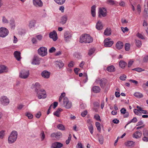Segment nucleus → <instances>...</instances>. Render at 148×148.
<instances>
[{
    "label": "nucleus",
    "mask_w": 148,
    "mask_h": 148,
    "mask_svg": "<svg viewBox=\"0 0 148 148\" xmlns=\"http://www.w3.org/2000/svg\"><path fill=\"white\" fill-rule=\"evenodd\" d=\"M99 17H101V16L103 17L106 16L107 14L106 9L103 8H100L99 10Z\"/></svg>",
    "instance_id": "14"
},
{
    "label": "nucleus",
    "mask_w": 148,
    "mask_h": 148,
    "mask_svg": "<svg viewBox=\"0 0 148 148\" xmlns=\"http://www.w3.org/2000/svg\"><path fill=\"white\" fill-rule=\"evenodd\" d=\"M41 114L40 112H38L37 114H36L35 116L38 119H39L40 118Z\"/></svg>",
    "instance_id": "60"
},
{
    "label": "nucleus",
    "mask_w": 148,
    "mask_h": 148,
    "mask_svg": "<svg viewBox=\"0 0 148 148\" xmlns=\"http://www.w3.org/2000/svg\"><path fill=\"white\" fill-rule=\"evenodd\" d=\"M94 118L97 120H99L101 121V119H100V117L99 116L98 114L95 115L94 116Z\"/></svg>",
    "instance_id": "58"
},
{
    "label": "nucleus",
    "mask_w": 148,
    "mask_h": 148,
    "mask_svg": "<svg viewBox=\"0 0 148 148\" xmlns=\"http://www.w3.org/2000/svg\"><path fill=\"white\" fill-rule=\"evenodd\" d=\"M49 36L50 38L52 39L54 41H56L58 38L57 33L55 30L50 33Z\"/></svg>",
    "instance_id": "12"
},
{
    "label": "nucleus",
    "mask_w": 148,
    "mask_h": 148,
    "mask_svg": "<svg viewBox=\"0 0 148 148\" xmlns=\"http://www.w3.org/2000/svg\"><path fill=\"white\" fill-rule=\"evenodd\" d=\"M104 46L106 47H111L114 43L113 41L110 40L109 38L106 39L104 41Z\"/></svg>",
    "instance_id": "13"
},
{
    "label": "nucleus",
    "mask_w": 148,
    "mask_h": 148,
    "mask_svg": "<svg viewBox=\"0 0 148 148\" xmlns=\"http://www.w3.org/2000/svg\"><path fill=\"white\" fill-rule=\"evenodd\" d=\"M41 140L43 141L45 138V135L44 134V132H42L41 134Z\"/></svg>",
    "instance_id": "52"
},
{
    "label": "nucleus",
    "mask_w": 148,
    "mask_h": 148,
    "mask_svg": "<svg viewBox=\"0 0 148 148\" xmlns=\"http://www.w3.org/2000/svg\"><path fill=\"white\" fill-rule=\"evenodd\" d=\"M134 95L138 98H141L143 97V95L140 93L138 92H135L134 94Z\"/></svg>",
    "instance_id": "32"
},
{
    "label": "nucleus",
    "mask_w": 148,
    "mask_h": 148,
    "mask_svg": "<svg viewBox=\"0 0 148 148\" xmlns=\"http://www.w3.org/2000/svg\"><path fill=\"white\" fill-rule=\"evenodd\" d=\"M9 34V31L6 28L3 27L0 28V36L4 38Z\"/></svg>",
    "instance_id": "6"
},
{
    "label": "nucleus",
    "mask_w": 148,
    "mask_h": 148,
    "mask_svg": "<svg viewBox=\"0 0 148 148\" xmlns=\"http://www.w3.org/2000/svg\"><path fill=\"white\" fill-rule=\"evenodd\" d=\"M33 5L38 8H40L43 6V3L41 0H32Z\"/></svg>",
    "instance_id": "9"
},
{
    "label": "nucleus",
    "mask_w": 148,
    "mask_h": 148,
    "mask_svg": "<svg viewBox=\"0 0 148 148\" xmlns=\"http://www.w3.org/2000/svg\"><path fill=\"white\" fill-rule=\"evenodd\" d=\"M34 87L35 89V91L37 94L38 98H44L45 97L44 96L42 97L41 95L40 94V92L42 91L43 92V94L44 95H45V90L44 89H42L39 90V89L40 88V85L39 83L36 82L34 85Z\"/></svg>",
    "instance_id": "2"
},
{
    "label": "nucleus",
    "mask_w": 148,
    "mask_h": 148,
    "mask_svg": "<svg viewBox=\"0 0 148 148\" xmlns=\"http://www.w3.org/2000/svg\"><path fill=\"white\" fill-rule=\"evenodd\" d=\"M32 63L33 64L36 65L39 64L40 63V62L38 58L34 57Z\"/></svg>",
    "instance_id": "29"
},
{
    "label": "nucleus",
    "mask_w": 148,
    "mask_h": 148,
    "mask_svg": "<svg viewBox=\"0 0 148 148\" xmlns=\"http://www.w3.org/2000/svg\"><path fill=\"white\" fill-rule=\"evenodd\" d=\"M50 74V72L45 70L42 72L41 75L43 77L47 79L49 77Z\"/></svg>",
    "instance_id": "19"
},
{
    "label": "nucleus",
    "mask_w": 148,
    "mask_h": 148,
    "mask_svg": "<svg viewBox=\"0 0 148 148\" xmlns=\"http://www.w3.org/2000/svg\"><path fill=\"white\" fill-rule=\"evenodd\" d=\"M5 131L2 130L0 132V138L2 139L3 138L5 135Z\"/></svg>",
    "instance_id": "45"
},
{
    "label": "nucleus",
    "mask_w": 148,
    "mask_h": 148,
    "mask_svg": "<svg viewBox=\"0 0 148 148\" xmlns=\"http://www.w3.org/2000/svg\"><path fill=\"white\" fill-rule=\"evenodd\" d=\"M107 70L110 72H113L115 71V68L113 65H111L107 67Z\"/></svg>",
    "instance_id": "26"
},
{
    "label": "nucleus",
    "mask_w": 148,
    "mask_h": 148,
    "mask_svg": "<svg viewBox=\"0 0 148 148\" xmlns=\"http://www.w3.org/2000/svg\"><path fill=\"white\" fill-rule=\"evenodd\" d=\"M74 56H75V57L77 58H80V55L79 53H77V52H75L74 53Z\"/></svg>",
    "instance_id": "59"
},
{
    "label": "nucleus",
    "mask_w": 148,
    "mask_h": 148,
    "mask_svg": "<svg viewBox=\"0 0 148 148\" xmlns=\"http://www.w3.org/2000/svg\"><path fill=\"white\" fill-rule=\"evenodd\" d=\"M38 54L42 56H44L47 54V49L45 47H40L38 50Z\"/></svg>",
    "instance_id": "7"
},
{
    "label": "nucleus",
    "mask_w": 148,
    "mask_h": 148,
    "mask_svg": "<svg viewBox=\"0 0 148 148\" xmlns=\"http://www.w3.org/2000/svg\"><path fill=\"white\" fill-rule=\"evenodd\" d=\"M59 9L63 13L64 12V8L63 5H62L60 7Z\"/></svg>",
    "instance_id": "62"
},
{
    "label": "nucleus",
    "mask_w": 148,
    "mask_h": 148,
    "mask_svg": "<svg viewBox=\"0 0 148 148\" xmlns=\"http://www.w3.org/2000/svg\"><path fill=\"white\" fill-rule=\"evenodd\" d=\"M36 21L35 20H31L29 22V27L30 28H32L34 27L35 25Z\"/></svg>",
    "instance_id": "25"
},
{
    "label": "nucleus",
    "mask_w": 148,
    "mask_h": 148,
    "mask_svg": "<svg viewBox=\"0 0 148 148\" xmlns=\"http://www.w3.org/2000/svg\"><path fill=\"white\" fill-rule=\"evenodd\" d=\"M92 90L95 93H99L100 91V88L98 86H94Z\"/></svg>",
    "instance_id": "27"
},
{
    "label": "nucleus",
    "mask_w": 148,
    "mask_h": 148,
    "mask_svg": "<svg viewBox=\"0 0 148 148\" xmlns=\"http://www.w3.org/2000/svg\"><path fill=\"white\" fill-rule=\"evenodd\" d=\"M126 78V76L125 75H123L119 77L120 79L123 81L125 80Z\"/></svg>",
    "instance_id": "51"
},
{
    "label": "nucleus",
    "mask_w": 148,
    "mask_h": 148,
    "mask_svg": "<svg viewBox=\"0 0 148 148\" xmlns=\"http://www.w3.org/2000/svg\"><path fill=\"white\" fill-rule=\"evenodd\" d=\"M121 29L122 30V31L123 33H125L126 32H127L128 31V29L127 27H125V28L121 27Z\"/></svg>",
    "instance_id": "50"
},
{
    "label": "nucleus",
    "mask_w": 148,
    "mask_h": 148,
    "mask_svg": "<svg viewBox=\"0 0 148 148\" xmlns=\"http://www.w3.org/2000/svg\"><path fill=\"white\" fill-rule=\"evenodd\" d=\"M140 111L138 109L137 110L136 109H134V113L137 115H140L141 114V112H139Z\"/></svg>",
    "instance_id": "49"
},
{
    "label": "nucleus",
    "mask_w": 148,
    "mask_h": 148,
    "mask_svg": "<svg viewBox=\"0 0 148 148\" xmlns=\"http://www.w3.org/2000/svg\"><path fill=\"white\" fill-rule=\"evenodd\" d=\"M25 115L27 116L29 119H32L33 118V115L29 112H27L25 113Z\"/></svg>",
    "instance_id": "43"
},
{
    "label": "nucleus",
    "mask_w": 148,
    "mask_h": 148,
    "mask_svg": "<svg viewBox=\"0 0 148 148\" xmlns=\"http://www.w3.org/2000/svg\"><path fill=\"white\" fill-rule=\"evenodd\" d=\"M127 63L123 60H121L119 63L120 66L122 68H124L127 65Z\"/></svg>",
    "instance_id": "28"
},
{
    "label": "nucleus",
    "mask_w": 148,
    "mask_h": 148,
    "mask_svg": "<svg viewBox=\"0 0 148 148\" xmlns=\"http://www.w3.org/2000/svg\"><path fill=\"white\" fill-rule=\"evenodd\" d=\"M137 108L142 113L144 114H148V112L147 111L143 110L141 107H139L138 106H137Z\"/></svg>",
    "instance_id": "33"
},
{
    "label": "nucleus",
    "mask_w": 148,
    "mask_h": 148,
    "mask_svg": "<svg viewBox=\"0 0 148 148\" xmlns=\"http://www.w3.org/2000/svg\"><path fill=\"white\" fill-rule=\"evenodd\" d=\"M2 20L3 24H8L9 23L8 20L4 16H2Z\"/></svg>",
    "instance_id": "36"
},
{
    "label": "nucleus",
    "mask_w": 148,
    "mask_h": 148,
    "mask_svg": "<svg viewBox=\"0 0 148 148\" xmlns=\"http://www.w3.org/2000/svg\"><path fill=\"white\" fill-rule=\"evenodd\" d=\"M130 44L129 43H126L125 45V50L129 51L130 48Z\"/></svg>",
    "instance_id": "41"
},
{
    "label": "nucleus",
    "mask_w": 148,
    "mask_h": 148,
    "mask_svg": "<svg viewBox=\"0 0 148 148\" xmlns=\"http://www.w3.org/2000/svg\"><path fill=\"white\" fill-rule=\"evenodd\" d=\"M103 26L101 22L99 21L97 23L96 28L98 30H101L103 29Z\"/></svg>",
    "instance_id": "21"
},
{
    "label": "nucleus",
    "mask_w": 148,
    "mask_h": 148,
    "mask_svg": "<svg viewBox=\"0 0 148 148\" xmlns=\"http://www.w3.org/2000/svg\"><path fill=\"white\" fill-rule=\"evenodd\" d=\"M55 2L57 4L59 5L63 4L65 2L66 0H54Z\"/></svg>",
    "instance_id": "31"
},
{
    "label": "nucleus",
    "mask_w": 148,
    "mask_h": 148,
    "mask_svg": "<svg viewBox=\"0 0 148 148\" xmlns=\"http://www.w3.org/2000/svg\"><path fill=\"white\" fill-rule=\"evenodd\" d=\"M8 71L7 67L4 65H0V73L5 72Z\"/></svg>",
    "instance_id": "20"
},
{
    "label": "nucleus",
    "mask_w": 148,
    "mask_h": 148,
    "mask_svg": "<svg viewBox=\"0 0 148 148\" xmlns=\"http://www.w3.org/2000/svg\"><path fill=\"white\" fill-rule=\"evenodd\" d=\"M142 135V133L140 131H137L135 132L133 134V137L136 138H140Z\"/></svg>",
    "instance_id": "18"
},
{
    "label": "nucleus",
    "mask_w": 148,
    "mask_h": 148,
    "mask_svg": "<svg viewBox=\"0 0 148 148\" xmlns=\"http://www.w3.org/2000/svg\"><path fill=\"white\" fill-rule=\"evenodd\" d=\"M137 36L138 37L142 39H144L143 36L142 34L139 33H138L137 34Z\"/></svg>",
    "instance_id": "54"
},
{
    "label": "nucleus",
    "mask_w": 148,
    "mask_h": 148,
    "mask_svg": "<svg viewBox=\"0 0 148 148\" xmlns=\"http://www.w3.org/2000/svg\"><path fill=\"white\" fill-rule=\"evenodd\" d=\"M64 107L66 109L70 108L72 106V103L71 102L69 101L64 104Z\"/></svg>",
    "instance_id": "30"
},
{
    "label": "nucleus",
    "mask_w": 148,
    "mask_h": 148,
    "mask_svg": "<svg viewBox=\"0 0 148 148\" xmlns=\"http://www.w3.org/2000/svg\"><path fill=\"white\" fill-rule=\"evenodd\" d=\"M137 121V120L136 118L134 117L129 122V123H130L132 122L136 123Z\"/></svg>",
    "instance_id": "55"
},
{
    "label": "nucleus",
    "mask_w": 148,
    "mask_h": 148,
    "mask_svg": "<svg viewBox=\"0 0 148 148\" xmlns=\"http://www.w3.org/2000/svg\"><path fill=\"white\" fill-rule=\"evenodd\" d=\"M57 128L59 130H65V127L62 124H58L57 125Z\"/></svg>",
    "instance_id": "39"
},
{
    "label": "nucleus",
    "mask_w": 148,
    "mask_h": 148,
    "mask_svg": "<svg viewBox=\"0 0 148 148\" xmlns=\"http://www.w3.org/2000/svg\"><path fill=\"white\" fill-rule=\"evenodd\" d=\"M10 103L9 99L6 96H3L0 98V103L3 106H5L8 105Z\"/></svg>",
    "instance_id": "4"
},
{
    "label": "nucleus",
    "mask_w": 148,
    "mask_h": 148,
    "mask_svg": "<svg viewBox=\"0 0 148 148\" xmlns=\"http://www.w3.org/2000/svg\"><path fill=\"white\" fill-rule=\"evenodd\" d=\"M136 44L137 47H140L142 45L141 41L138 40H136Z\"/></svg>",
    "instance_id": "44"
},
{
    "label": "nucleus",
    "mask_w": 148,
    "mask_h": 148,
    "mask_svg": "<svg viewBox=\"0 0 148 148\" xmlns=\"http://www.w3.org/2000/svg\"><path fill=\"white\" fill-rule=\"evenodd\" d=\"M107 81L104 78H102L99 81V83L100 86L102 88H104L107 83Z\"/></svg>",
    "instance_id": "17"
},
{
    "label": "nucleus",
    "mask_w": 148,
    "mask_h": 148,
    "mask_svg": "<svg viewBox=\"0 0 148 148\" xmlns=\"http://www.w3.org/2000/svg\"><path fill=\"white\" fill-rule=\"evenodd\" d=\"M36 37L37 39L39 40H42V36L41 35L39 34L37 35L36 36Z\"/></svg>",
    "instance_id": "56"
},
{
    "label": "nucleus",
    "mask_w": 148,
    "mask_h": 148,
    "mask_svg": "<svg viewBox=\"0 0 148 148\" xmlns=\"http://www.w3.org/2000/svg\"><path fill=\"white\" fill-rule=\"evenodd\" d=\"M95 51V49L94 48H92L90 49L89 51L88 54L89 56L91 55Z\"/></svg>",
    "instance_id": "46"
},
{
    "label": "nucleus",
    "mask_w": 148,
    "mask_h": 148,
    "mask_svg": "<svg viewBox=\"0 0 148 148\" xmlns=\"http://www.w3.org/2000/svg\"><path fill=\"white\" fill-rule=\"evenodd\" d=\"M17 135L18 133L16 131H12L8 137V143L12 144L14 143L16 140Z\"/></svg>",
    "instance_id": "3"
},
{
    "label": "nucleus",
    "mask_w": 148,
    "mask_h": 148,
    "mask_svg": "<svg viewBox=\"0 0 148 148\" xmlns=\"http://www.w3.org/2000/svg\"><path fill=\"white\" fill-rule=\"evenodd\" d=\"M56 51V49L54 47H52L49 49V52L50 53L54 52Z\"/></svg>",
    "instance_id": "48"
},
{
    "label": "nucleus",
    "mask_w": 148,
    "mask_h": 148,
    "mask_svg": "<svg viewBox=\"0 0 148 148\" xmlns=\"http://www.w3.org/2000/svg\"><path fill=\"white\" fill-rule=\"evenodd\" d=\"M10 24L12 28H13L15 27V24L14 19H11L10 20Z\"/></svg>",
    "instance_id": "34"
},
{
    "label": "nucleus",
    "mask_w": 148,
    "mask_h": 148,
    "mask_svg": "<svg viewBox=\"0 0 148 148\" xmlns=\"http://www.w3.org/2000/svg\"><path fill=\"white\" fill-rule=\"evenodd\" d=\"M134 142L133 141H128L127 142L126 145L127 147L133 146L134 145Z\"/></svg>",
    "instance_id": "37"
},
{
    "label": "nucleus",
    "mask_w": 148,
    "mask_h": 148,
    "mask_svg": "<svg viewBox=\"0 0 148 148\" xmlns=\"http://www.w3.org/2000/svg\"><path fill=\"white\" fill-rule=\"evenodd\" d=\"M123 42L119 41L116 43V48L118 49H121L123 47Z\"/></svg>",
    "instance_id": "22"
},
{
    "label": "nucleus",
    "mask_w": 148,
    "mask_h": 148,
    "mask_svg": "<svg viewBox=\"0 0 148 148\" xmlns=\"http://www.w3.org/2000/svg\"><path fill=\"white\" fill-rule=\"evenodd\" d=\"M144 137L143 138V140L144 141L146 142L148 141V136H144Z\"/></svg>",
    "instance_id": "64"
},
{
    "label": "nucleus",
    "mask_w": 148,
    "mask_h": 148,
    "mask_svg": "<svg viewBox=\"0 0 148 148\" xmlns=\"http://www.w3.org/2000/svg\"><path fill=\"white\" fill-rule=\"evenodd\" d=\"M68 16L66 15H64L62 16L61 18L60 23L62 24H64L66 22Z\"/></svg>",
    "instance_id": "24"
},
{
    "label": "nucleus",
    "mask_w": 148,
    "mask_h": 148,
    "mask_svg": "<svg viewBox=\"0 0 148 148\" xmlns=\"http://www.w3.org/2000/svg\"><path fill=\"white\" fill-rule=\"evenodd\" d=\"M93 38L90 35L87 34H82L80 38L81 43L85 42L89 43L93 41Z\"/></svg>",
    "instance_id": "1"
},
{
    "label": "nucleus",
    "mask_w": 148,
    "mask_h": 148,
    "mask_svg": "<svg viewBox=\"0 0 148 148\" xmlns=\"http://www.w3.org/2000/svg\"><path fill=\"white\" fill-rule=\"evenodd\" d=\"M132 70L136 71L138 72H141L144 71V69H142L140 68H135L132 69Z\"/></svg>",
    "instance_id": "47"
},
{
    "label": "nucleus",
    "mask_w": 148,
    "mask_h": 148,
    "mask_svg": "<svg viewBox=\"0 0 148 148\" xmlns=\"http://www.w3.org/2000/svg\"><path fill=\"white\" fill-rule=\"evenodd\" d=\"M88 112L86 110H85L83 112H82L81 113V115L82 117L85 116L87 114Z\"/></svg>",
    "instance_id": "53"
},
{
    "label": "nucleus",
    "mask_w": 148,
    "mask_h": 148,
    "mask_svg": "<svg viewBox=\"0 0 148 148\" xmlns=\"http://www.w3.org/2000/svg\"><path fill=\"white\" fill-rule=\"evenodd\" d=\"M77 148H83L82 143H78L76 145Z\"/></svg>",
    "instance_id": "63"
},
{
    "label": "nucleus",
    "mask_w": 148,
    "mask_h": 148,
    "mask_svg": "<svg viewBox=\"0 0 148 148\" xmlns=\"http://www.w3.org/2000/svg\"><path fill=\"white\" fill-rule=\"evenodd\" d=\"M99 141L100 143L102 144L103 143V137L102 135L99 136Z\"/></svg>",
    "instance_id": "40"
},
{
    "label": "nucleus",
    "mask_w": 148,
    "mask_h": 148,
    "mask_svg": "<svg viewBox=\"0 0 148 148\" xmlns=\"http://www.w3.org/2000/svg\"><path fill=\"white\" fill-rule=\"evenodd\" d=\"M65 93L64 92H63L61 94V95L60 96L59 101V102H60L62 101V99L63 98V104H65V103L68 102L69 101L68 98L66 97H65Z\"/></svg>",
    "instance_id": "10"
},
{
    "label": "nucleus",
    "mask_w": 148,
    "mask_h": 148,
    "mask_svg": "<svg viewBox=\"0 0 148 148\" xmlns=\"http://www.w3.org/2000/svg\"><path fill=\"white\" fill-rule=\"evenodd\" d=\"M73 35L72 32L69 31H66L64 33V38L66 42H69L71 39Z\"/></svg>",
    "instance_id": "5"
},
{
    "label": "nucleus",
    "mask_w": 148,
    "mask_h": 148,
    "mask_svg": "<svg viewBox=\"0 0 148 148\" xmlns=\"http://www.w3.org/2000/svg\"><path fill=\"white\" fill-rule=\"evenodd\" d=\"M108 3L111 5H113L115 4L114 1L112 0H108Z\"/></svg>",
    "instance_id": "61"
},
{
    "label": "nucleus",
    "mask_w": 148,
    "mask_h": 148,
    "mask_svg": "<svg viewBox=\"0 0 148 148\" xmlns=\"http://www.w3.org/2000/svg\"><path fill=\"white\" fill-rule=\"evenodd\" d=\"M21 53L20 52L16 51L14 53V55L15 57L18 61H19L21 59Z\"/></svg>",
    "instance_id": "23"
},
{
    "label": "nucleus",
    "mask_w": 148,
    "mask_h": 148,
    "mask_svg": "<svg viewBox=\"0 0 148 148\" xmlns=\"http://www.w3.org/2000/svg\"><path fill=\"white\" fill-rule=\"evenodd\" d=\"M56 63L57 65H58L60 68H62L64 65V63L61 61H56Z\"/></svg>",
    "instance_id": "35"
},
{
    "label": "nucleus",
    "mask_w": 148,
    "mask_h": 148,
    "mask_svg": "<svg viewBox=\"0 0 148 148\" xmlns=\"http://www.w3.org/2000/svg\"><path fill=\"white\" fill-rule=\"evenodd\" d=\"M29 75L28 70H22L21 71L19 74V77L22 79H25L27 78Z\"/></svg>",
    "instance_id": "8"
},
{
    "label": "nucleus",
    "mask_w": 148,
    "mask_h": 148,
    "mask_svg": "<svg viewBox=\"0 0 148 148\" xmlns=\"http://www.w3.org/2000/svg\"><path fill=\"white\" fill-rule=\"evenodd\" d=\"M63 145L61 143L59 142H55L53 143L51 146V148H60L62 147Z\"/></svg>",
    "instance_id": "15"
},
{
    "label": "nucleus",
    "mask_w": 148,
    "mask_h": 148,
    "mask_svg": "<svg viewBox=\"0 0 148 148\" xmlns=\"http://www.w3.org/2000/svg\"><path fill=\"white\" fill-rule=\"evenodd\" d=\"M143 135L145 136H148V130H146L145 129H144L143 130Z\"/></svg>",
    "instance_id": "57"
},
{
    "label": "nucleus",
    "mask_w": 148,
    "mask_h": 148,
    "mask_svg": "<svg viewBox=\"0 0 148 148\" xmlns=\"http://www.w3.org/2000/svg\"><path fill=\"white\" fill-rule=\"evenodd\" d=\"M104 34L106 35H110L111 34L110 29H106L104 31Z\"/></svg>",
    "instance_id": "38"
},
{
    "label": "nucleus",
    "mask_w": 148,
    "mask_h": 148,
    "mask_svg": "<svg viewBox=\"0 0 148 148\" xmlns=\"http://www.w3.org/2000/svg\"><path fill=\"white\" fill-rule=\"evenodd\" d=\"M95 125L97 128V129L99 131L101 130V128L100 127V124L99 122H96L95 123Z\"/></svg>",
    "instance_id": "42"
},
{
    "label": "nucleus",
    "mask_w": 148,
    "mask_h": 148,
    "mask_svg": "<svg viewBox=\"0 0 148 148\" xmlns=\"http://www.w3.org/2000/svg\"><path fill=\"white\" fill-rule=\"evenodd\" d=\"M87 123L88 129L91 134H92L94 132V128L92 125V122L90 119H88L87 121Z\"/></svg>",
    "instance_id": "11"
},
{
    "label": "nucleus",
    "mask_w": 148,
    "mask_h": 148,
    "mask_svg": "<svg viewBox=\"0 0 148 148\" xmlns=\"http://www.w3.org/2000/svg\"><path fill=\"white\" fill-rule=\"evenodd\" d=\"M51 137H55L57 139H59L62 137V134L60 132L53 133L51 134Z\"/></svg>",
    "instance_id": "16"
}]
</instances>
